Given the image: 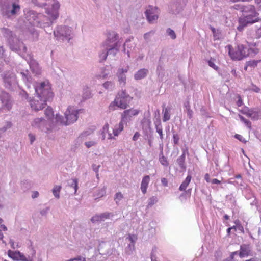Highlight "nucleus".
Returning a JSON list of instances; mask_svg holds the SVG:
<instances>
[{"instance_id":"1","label":"nucleus","mask_w":261,"mask_h":261,"mask_svg":"<svg viewBox=\"0 0 261 261\" xmlns=\"http://www.w3.org/2000/svg\"><path fill=\"white\" fill-rule=\"evenodd\" d=\"M1 31L3 37L6 39L11 50L18 53L20 47L22 45V42L17 38L16 35L13 31L7 28H1Z\"/></svg>"},{"instance_id":"2","label":"nucleus","mask_w":261,"mask_h":261,"mask_svg":"<svg viewBox=\"0 0 261 261\" xmlns=\"http://www.w3.org/2000/svg\"><path fill=\"white\" fill-rule=\"evenodd\" d=\"M3 86L10 91H15L19 88L15 73L12 70H6L1 74Z\"/></svg>"},{"instance_id":"3","label":"nucleus","mask_w":261,"mask_h":261,"mask_svg":"<svg viewBox=\"0 0 261 261\" xmlns=\"http://www.w3.org/2000/svg\"><path fill=\"white\" fill-rule=\"evenodd\" d=\"M0 6L1 14L7 18L16 16L20 11V6L16 1H7L5 4L0 3Z\"/></svg>"},{"instance_id":"4","label":"nucleus","mask_w":261,"mask_h":261,"mask_svg":"<svg viewBox=\"0 0 261 261\" xmlns=\"http://www.w3.org/2000/svg\"><path fill=\"white\" fill-rule=\"evenodd\" d=\"M79 111V110L69 107L64 113L65 117L56 115V121L62 125H69L77 120Z\"/></svg>"},{"instance_id":"5","label":"nucleus","mask_w":261,"mask_h":261,"mask_svg":"<svg viewBox=\"0 0 261 261\" xmlns=\"http://www.w3.org/2000/svg\"><path fill=\"white\" fill-rule=\"evenodd\" d=\"M33 89L35 90L37 98L41 99L45 103L47 101L53 99V93L50 90V87L44 82L40 83L38 86H35Z\"/></svg>"},{"instance_id":"6","label":"nucleus","mask_w":261,"mask_h":261,"mask_svg":"<svg viewBox=\"0 0 261 261\" xmlns=\"http://www.w3.org/2000/svg\"><path fill=\"white\" fill-rule=\"evenodd\" d=\"M240 10L243 15V18H241L249 24H253L260 20L258 17L259 14L256 11L253 5L242 6Z\"/></svg>"},{"instance_id":"7","label":"nucleus","mask_w":261,"mask_h":261,"mask_svg":"<svg viewBox=\"0 0 261 261\" xmlns=\"http://www.w3.org/2000/svg\"><path fill=\"white\" fill-rule=\"evenodd\" d=\"M54 34L57 40L62 41H69L74 36L72 28L66 25L58 27L57 29L54 31Z\"/></svg>"},{"instance_id":"8","label":"nucleus","mask_w":261,"mask_h":261,"mask_svg":"<svg viewBox=\"0 0 261 261\" xmlns=\"http://www.w3.org/2000/svg\"><path fill=\"white\" fill-rule=\"evenodd\" d=\"M132 99L133 97L127 94L124 90L118 93L114 103L118 107L125 109L129 107Z\"/></svg>"},{"instance_id":"9","label":"nucleus","mask_w":261,"mask_h":261,"mask_svg":"<svg viewBox=\"0 0 261 261\" xmlns=\"http://www.w3.org/2000/svg\"><path fill=\"white\" fill-rule=\"evenodd\" d=\"M111 35L112 38H110V36H109L103 45L106 46V50H107L109 55H112L113 56H115L118 51V43H114L113 44H111V43L118 39L119 36L115 33H113Z\"/></svg>"},{"instance_id":"10","label":"nucleus","mask_w":261,"mask_h":261,"mask_svg":"<svg viewBox=\"0 0 261 261\" xmlns=\"http://www.w3.org/2000/svg\"><path fill=\"white\" fill-rule=\"evenodd\" d=\"M39 22L41 24H37V27L44 29V31L48 34H51L52 31L51 24L53 19L51 16H46L43 14L40 15Z\"/></svg>"},{"instance_id":"11","label":"nucleus","mask_w":261,"mask_h":261,"mask_svg":"<svg viewBox=\"0 0 261 261\" xmlns=\"http://www.w3.org/2000/svg\"><path fill=\"white\" fill-rule=\"evenodd\" d=\"M24 13L25 18L30 24L35 26L38 24H41L39 23V20L40 17V15H42V14L37 13L35 11L29 9L24 10Z\"/></svg>"},{"instance_id":"12","label":"nucleus","mask_w":261,"mask_h":261,"mask_svg":"<svg viewBox=\"0 0 261 261\" xmlns=\"http://www.w3.org/2000/svg\"><path fill=\"white\" fill-rule=\"evenodd\" d=\"M0 101L4 109L10 110L12 106V100L10 94L5 90L0 92Z\"/></svg>"},{"instance_id":"13","label":"nucleus","mask_w":261,"mask_h":261,"mask_svg":"<svg viewBox=\"0 0 261 261\" xmlns=\"http://www.w3.org/2000/svg\"><path fill=\"white\" fill-rule=\"evenodd\" d=\"M32 126L42 132H46L48 130L47 122L42 117L35 119L32 123Z\"/></svg>"},{"instance_id":"14","label":"nucleus","mask_w":261,"mask_h":261,"mask_svg":"<svg viewBox=\"0 0 261 261\" xmlns=\"http://www.w3.org/2000/svg\"><path fill=\"white\" fill-rule=\"evenodd\" d=\"M31 107L35 111L42 110L44 108L46 103L41 99L37 98V96L30 101Z\"/></svg>"},{"instance_id":"15","label":"nucleus","mask_w":261,"mask_h":261,"mask_svg":"<svg viewBox=\"0 0 261 261\" xmlns=\"http://www.w3.org/2000/svg\"><path fill=\"white\" fill-rule=\"evenodd\" d=\"M28 56L29 58L26 59V60L30 65L31 71L36 75L40 74L41 71L38 63L30 55H28Z\"/></svg>"},{"instance_id":"16","label":"nucleus","mask_w":261,"mask_h":261,"mask_svg":"<svg viewBox=\"0 0 261 261\" xmlns=\"http://www.w3.org/2000/svg\"><path fill=\"white\" fill-rule=\"evenodd\" d=\"M47 4H49L47 6H51V13H50V16H51L53 20H56L59 16V14L58 11L60 8V4L57 0L51 1L50 2L47 3Z\"/></svg>"},{"instance_id":"17","label":"nucleus","mask_w":261,"mask_h":261,"mask_svg":"<svg viewBox=\"0 0 261 261\" xmlns=\"http://www.w3.org/2000/svg\"><path fill=\"white\" fill-rule=\"evenodd\" d=\"M139 111L135 109H130L125 110L121 115L122 121H128L131 120V118L133 116L137 115Z\"/></svg>"},{"instance_id":"18","label":"nucleus","mask_w":261,"mask_h":261,"mask_svg":"<svg viewBox=\"0 0 261 261\" xmlns=\"http://www.w3.org/2000/svg\"><path fill=\"white\" fill-rule=\"evenodd\" d=\"M181 10L182 6L179 1L173 2L169 6V11L172 14H178Z\"/></svg>"},{"instance_id":"19","label":"nucleus","mask_w":261,"mask_h":261,"mask_svg":"<svg viewBox=\"0 0 261 261\" xmlns=\"http://www.w3.org/2000/svg\"><path fill=\"white\" fill-rule=\"evenodd\" d=\"M149 73L148 69L145 68H142L139 70L135 74L134 79L136 80H140L147 76Z\"/></svg>"},{"instance_id":"20","label":"nucleus","mask_w":261,"mask_h":261,"mask_svg":"<svg viewBox=\"0 0 261 261\" xmlns=\"http://www.w3.org/2000/svg\"><path fill=\"white\" fill-rule=\"evenodd\" d=\"M229 47H230V46ZM229 54L233 60H241L243 59L242 53L238 49V46L237 50L235 51H232L229 48Z\"/></svg>"},{"instance_id":"21","label":"nucleus","mask_w":261,"mask_h":261,"mask_svg":"<svg viewBox=\"0 0 261 261\" xmlns=\"http://www.w3.org/2000/svg\"><path fill=\"white\" fill-rule=\"evenodd\" d=\"M134 44L132 42L131 39H128L123 45V51L126 53L128 57H129L130 51L134 49Z\"/></svg>"},{"instance_id":"22","label":"nucleus","mask_w":261,"mask_h":261,"mask_svg":"<svg viewBox=\"0 0 261 261\" xmlns=\"http://www.w3.org/2000/svg\"><path fill=\"white\" fill-rule=\"evenodd\" d=\"M243 114L254 120L258 119L261 115L260 112L253 109H248L247 112H243Z\"/></svg>"},{"instance_id":"23","label":"nucleus","mask_w":261,"mask_h":261,"mask_svg":"<svg viewBox=\"0 0 261 261\" xmlns=\"http://www.w3.org/2000/svg\"><path fill=\"white\" fill-rule=\"evenodd\" d=\"M185 151H184L182 155L179 156L176 160V163L180 167L181 170L183 171L186 170V165L185 164Z\"/></svg>"},{"instance_id":"24","label":"nucleus","mask_w":261,"mask_h":261,"mask_svg":"<svg viewBox=\"0 0 261 261\" xmlns=\"http://www.w3.org/2000/svg\"><path fill=\"white\" fill-rule=\"evenodd\" d=\"M150 180V177L149 175L145 176L141 182V189L143 194H145L148 187L149 181Z\"/></svg>"},{"instance_id":"25","label":"nucleus","mask_w":261,"mask_h":261,"mask_svg":"<svg viewBox=\"0 0 261 261\" xmlns=\"http://www.w3.org/2000/svg\"><path fill=\"white\" fill-rule=\"evenodd\" d=\"M250 250L249 247L246 245H243L241 246L240 251L239 255L241 258H243L245 256H248L249 254Z\"/></svg>"},{"instance_id":"26","label":"nucleus","mask_w":261,"mask_h":261,"mask_svg":"<svg viewBox=\"0 0 261 261\" xmlns=\"http://www.w3.org/2000/svg\"><path fill=\"white\" fill-rule=\"evenodd\" d=\"M238 49L242 53L243 57L245 58L250 54V48L243 45H239Z\"/></svg>"},{"instance_id":"27","label":"nucleus","mask_w":261,"mask_h":261,"mask_svg":"<svg viewBox=\"0 0 261 261\" xmlns=\"http://www.w3.org/2000/svg\"><path fill=\"white\" fill-rule=\"evenodd\" d=\"M192 177L190 175H188L185 180L182 182L181 185L179 187V190L180 191H184L187 188V186L189 185V183L191 181Z\"/></svg>"},{"instance_id":"28","label":"nucleus","mask_w":261,"mask_h":261,"mask_svg":"<svg viewBox=\"0 0 261 261\" xmlns=\"http://www.w3.org/2000/svg\"><path fill=\"white\" fill-rule=\"evenodd\" d=\"M170 111L171 108L169 107L166 108L165 110H163L164 116L163 118V121L164 122H166L170 119Z\"/></svg>"},{"instance_id":"29","label":"nucleus","mask_w":261,"mask_h":261,"mask_svg":"<svg viewBox=\"0 0 261 261\" xmlns=\"http://www.w3.org/2000/svg\"><path fill=\"white\" fill-rule=\"evenodd\" d=\"M8 255L13 260H18V256L20 255V252L18 251H13L9 250L8 251Z\"/></svg>"},{"instance_id":"30","label":"nucleus","mask_w":261,"mask_h":261,"mask_svg":"<svg viewBox=\"0 0 261 261\" xmlns=\"http://www.w3.org/2000/svg\"><path fill=\"white\" fill-rule=\"evenodd\" d=\"M120 74L118 75V79L120 83H123V84H125V81H126V76L123 74L124 72H126L127 70H124L123 69H120L119 70Z\"/></svg>"},{"instance_id":"31","label":"nucleus","mask_w":261,"mask_h":261,"mask_svg":"<svg viewBox=\"0 0 261 261\" xmlns=\"http://www.w3.org/2000/svg\"><path fill=\"white\" fill-rule=\"evenodd\" d=\"M158 8L156 7H153L151 6H149L148 9L145 12V16L151 15L152 14H155L156 11Z\"/></svg>"},{"instance_id":"32","label":"nucleus","mask_w":261,"mask_h":261,"mask_svg":"<svg viewBox=\"0 0 261 261\" xmlns=\"http://www.w3.org/2000/svg\"><path fill=\"white\" fill-rule=\"evenodd\" d=\"M61 189V186H55L52 190V192L54 196L59 199L60 198V192Z\"/></svg>"},{"instance_id":"33","label":"nucleus","mask_w":261,"mask_h":261,"mask_svg":"<svg viewBox=\"0 0 261 261\" xmlns=\"http://www.w3.org/2000/svg\"><path fill=\"white\" fill-rule=\"evenodd\" d=\"M160 156V162L161 163V164L165 167H167L169 165V163L167 160L166 158L163 155L162 150L161 151Z\"/></svg>"},{"instance_id":"34","label":"nucleus","mask_w":261,"mask_h":261,"mask_svg":"<svg viewBox=\"0 0 261 261\" xmlns=\"http://www.w3.org/2000/svg\"><path fill=\"white\" fill-rule=\"evenodd\" d=\"M248 24L249 23L248 22H246L245 21H244L243 19L240 18L239 25L237 27V29L239 31H242L243 30L244 28L247 26Z\"/></svg>"},{"instance_id":"35","label":"nucleus","mask_w":261,"mask_h":261,"mask_svg":"<svg viewBox=\"0 0 261 261\" xmlns=\"http://www.w3.org/2000/svg\"><path fill=\"white\" fill-rule=\"evenodd\" d=\"M155 33V31L153 30H151L148 32H147L144 35V38L146 41L147 42H148L150 40V37L153 36Z\"/></svg>"},{"instance_id":"36","label":"nucleus","mask_w":261,"mask_h":261,"mask_svg":"<svg viewBox=\"0 0 261 261\" xmlns=\"http://www.w3.org/2000/svg\"><path fill=\"white\" fill-rule=\"evenodd\" d=\"M45 115L48 119H51L54 116L53 109L51 108H47L45 110Z\"/></svg>"},{"instance_id":"37","label":"nucleus","mask_w":261,"mask_h":261,"mask_svg":"<svg viewBox=\"0 0 261 261\" xmlns=\"http://www.w3.org/2000/svg\"><path fill=\"white\" fill-rule=\"evenodd\" d=\"M32 2L33 4H34L35 5L38 6L39 7H44L49 4H47L46 2H39L38 0H32Z\"/></svg>"},{"instance_id":"38","label":"nucleus","mask_w":261,"mask_h":261,"mask_svg":"<svg viewBox=\"0 0 261 261\" xmlns=\"http://www.w3.org/2000/svg\"><path fill=\"white\" fill-rule=\"evenodd\" d=\"M91 93L88 88H85L83 90V93L82 95V97L84 99H88L90 97Z\"/></svg>"},{"instance_id":"39","label":"nucleus","mask_w":261,"mask_h":261,"mask_svg":"<svg viewBox=\"0 0 261 261\" xmlns=\"http://www.w3.org/2000/svg\"><path fill=\"white\" fill-rule=\"evenodd\" d=\"M166 33L168 34V35L170 36V37L172 39H176V34H175V32L174 31V30H173L171 28H168L166 30Z\"/></svg>"},{"instance_id":"40","label":"nucleus","mask_w":261,"mask_h":261,"mask_svg":"<svg viewBox=\"0 0 261 261\" xmlns=\"http://www.w3.org/2000/svg\"><path fill=\"white\" fill-rule=\"evenodd\" d=\"M134 243L129 244L128 245V247L126 248V253L128 255H130L131 254H132L133 251L134 250Z\"/></svg>"},{"instance_id":"41","label":"nucleus","mask_w":261,"mask_h":261,"mask_svg":"<svg viewBox=\"0 0 261 261\" xmlns=\"http://www.w3.org/2000/svg\"><path fill=\"white\" fill-rule=\"evenodd\" d=\"M158 201L156 197L152 196L149 199L147 207H151Z\"/></svg>"},{"instance_id":"42","label":"nucleus","mask_w":261,"mask_h":261,"mask_svg":"<svg viewBox=\"0 0 261 261\" xmlns=\"http://www.w3.org/2000/svg\"><path fill=\"white\" fill-rule=\"evenodd\" d=\"M146 17L150 23H153V22L158 18V16L156 14H152L151 15H149Z\"/></svg>"},{"instance_id":"43","label":"nucleus","mask_w":261,"mask_h":261,"mask_svg":"<svg viewBox=\"0 0 261 261\" xmlns=\"http://www.w3.org/2000/svg\"><path fill=\"white\" fill-rule=\"evenodd\" d=\"M12 126V124L11 122H7L5 124V125L1 128V131L3 132L4 133H5L6 131L9 129Z\"/></svg>"},{"instance_id":"44","label":"nucleus","mask_w":261,"mask_h":261,"mask_svg":"<svg viewBox=\"0 0 261 261\" xmlns=\"http://www.w3.org/2000/svg\"><path fill=\"white\" fill-rule=\"evenodd\" d=\"M108 53L107 50H106V48H105V50L103 51L99 55L100 58V62L105 61L107 59V57L108 55Z\"/></svg>"},{"instance_id":"45","label":"nucleus","mask_w":261,"mask_h":261,"mask_svg":"<svg viewBox=\"0 0 261 261\" xmlns=\"http://www.w3.org/2000/svg\"><path fill=\"white\" fill-rule=\"evenodd\" d=\"M173 132V142L175 144H178L179 140V135L175 133V130H172Z\"/></svg>"},{"instance_id":"46","label":"nucleus","mask_w":261,"mask_h":261,"mask_svg":"<svg viewBox=\"0 0 261 261\" xmlns=\"http://www.w3.org/2000/svg\"><path fill=\"white\" fill-rule=\"evenodd\" d=\"M123 196L121 192L116 193L115 196V200L117 204L122 198Z\"/></svg>"},{"instance_id":"47","label":"nucleus","mask_w":261,"mask_h":261,"mask_svg":"<svg viewBox=\"0 0 261 261\" xmlns=\"http://www.w3.org/2000/svg\"><path fill=\"white\" fill-rule=\"evenodd\" d=\"M18 260H20V261H33L32 258H31L30 257L27 258L23 255V254H22L21 252H20V255L18 256Z\"/></svg>"},{"instance_id":"48","label":"nucleus","mask_w":261,"mask_h":261,"mask_svg":"<svg viewBox=\"0 0 261 261\" xmlns=\"http://www.w3.org/2000/svg\"><path fill=\"white\" fill-rule=\"evenodd\" d=\"M239 117L240 118V120L242 121H243L249 128H251V122L249 120L246 119L244 117H243L241 115H240Z\"/></svg>"},{"instance_id":"49","label":"nucleus","mask_w":261,"mask_h":261,"mask_svg":"<svg viewBox=\"0 0 261 261\" xmlns=\"http://www.w3.org/2000/svg\"><path fill=\"white\" fill-rule=\"evenodd\" d=\"M111 215H112L110 213H104L99 215L101 221H104L105 219L109 218Z\"/></svg>"},{"instance_id":"50","label":"nucleus","mask_w":261,"mask_h":261,"mask_svg":"<svg viewBox=\"0 0 261 261\" xmlns=\"http://www.w3.org/2000/svg\"><path fill=\"white\" fill-rule=\"evenodd\" d=\"M258 63V60H252L247 62V65L251 67H255L257 66V63Z\"/></svg>"},{"instance_id":"51","label":"nucleus","mask_w":261,"mask_h":261,"mask_svg":"<svg viewBox=\"0 0 261 261\" xmlns=\"http://www.w3.org/2000/svg\"><path fill=\"white\" fill-rule=\"evenodd\" d=\"M163 71H164V69H163V67L160 65H158L157 67L156 72H157V74H158L159 76H162L163 75V74H164Z\"/></svg>"},{"instance_id":"52","label":"nucleus","mask_w":261,"mask_h":261,"mask_svg":"<svg viewBox=\"0 0 261 261\" xmlns=\"http://www.w3.org/2000/svg\"><path fill=\"white\" fill-rule=\"evenodd\" d=\"M156 132L159 134L160 139L162 140L163 139L162 126L155 127Z\"/></svg>"},{"instance_id":"53","label":"nucleus","mask_w":261,"mask_h":261,"mask_svg":"<svg viewBox=\"0 0 261 261\" xmlns=\"http://www.w3.org/2000/svg\"><path fill=\"white\" fill-rule=\"evenodd\" d=\"M22 79L25 82H30L31 77L23 72H21Z\"/></svg>"},{"instance_id":"54","label":"nucleus","mask_w":261,"mask_h":261,"mask_svg":"<svg viewBox=\"0 0 261 261\" xmlns=\"http://www.w3.org/2000/svg\"><path fill=\"white\" fill-rule=\"evenodd\" d=\"M154 124L155 125V127L162 126L161 118L157 117L156 119H154Z\"/></svg>"},{"instance_id":"55","label":"nucleus","mask_w":261,"mask_h":261,"mask_svg":"<svg viewBox=\"0 0 261 261\" xmlns=\"http://www.w3.org/2000/svg\"><path fill=\"white\" fill-rule=\"evenodd\" d=\"M71 186L74 188L75 192H76L77 189V181L76 179L72 180Z\"/></svg>"},{"instance_id":"56","label":"nucleus","mask_w":261,"mask_h":261,"mask_svg":"<svg viewBox=\"0 0 261 261\" xmlns=\"http://www.w3.org/2000/svg\"><path fill=\"white\" fill-rule=\"evenodd\" d=\"M91 222H92L93 223H95L96 222H97V221H101L100 220V217L99 215H96L94 216H93L91 219Z\"/></svg>"},{"instance_id":"57","label":"nucleus","mask_w":261,"mask_h":261,"mask_svg":"<svg viewBox=\"0 0 261 261\" xmlns=\"http://www.w3.org/2000/svg\"><path fill=\"white\" fill-rule=\"evenodd\" d=\"M19 95H20L22 98H24L25 99L28 98V93L24 91L23 90H21L19 93Z\"/></svg>"},{"instance_id":"58","label":"nucleus","mask_w":261,"mask_h":261,"mask_svg":"<svg viewBox=\"0 0 261 261\" xmlns=\"http://www.w3.org/2000/svg\"><path fill=\"white\" fill-rule=\"evenodd\" d=\"M28 137H29V138L30 139V141L31 144H32L33 143L35 140V135H34L30 133L28 135Z\"/></svg>"},{"instance_id":"59","label":"nucleus","mask_w":261,"mask_h":261,"mask_svg":"<svg viewBox=\"0 0 261 261\" xmlns=\"http://www.w3.org/2000/svg\"><path fill=\"white\" fill-rule=\"evenodd\" d=\"M208 64L210 67H212L214 69H217L218 68L212 60L208 61Z\"/></svg>"},{"instance_id":"60","label":"nucleus","mask_w":261,"mask_h":261,"mask_svg":"<svg viewBox=\"0 0 261 261\" xmlns=\"http://www.w3.org/2000/svg\"><path fill=\"white\" fill-rule=\"evenodd\" d=\"M85 145L87 148H90L95 144V142L94 141H89L85 143Z\"/></svg>"},{"instance_id":"61","label":"nucleus","mask_w":261,"mask_h":261,"mask_svg":"<svg viewBox=\"0 0 261 261\" xmlns=\"http://www.w3.org/2000/svg\"><path fill=\"white\" fill-rule=\"evenodd\" d=\"M234 137H235V138L236 139H238L239 140H240V141H241L242 142H246V141L243 138V137L241 135H240L236 134Z\"/></svg>"},{"instance_id":"62","label":"nucleus","mask_w":261,"mask_h":261,"mask_svg":"<svg viewBox=\"0 0 261 261\" xmlns=\"http://www.w3.org/2000/svg\"><path fill=\"white\" fill-rule=\"evenodd\" d=\"M48 210H49V208L48 207H47L45 209H43L42 210L40 211V214L42 215V216H45L48 211Z\"/></svg>"},{"instance_id":"63","label":"nucleus","mask_w":261,"mask_h":261,"mask_svg":"<svg viewBox=\"0 0 261 261\" xmlns=\"http://www.w3.org/2000/svg\"><path fill=\"white\" fill-rule=\"evenodd\" d=\"M100 165H96L95 164H93L92 165V168H93V171L95 172V173H98V170H99V168H100Z\"/></svg>"},{"instance_id":"64","label":"nucleus","mask_w":261,"mask_h":261,"mask_svg":"<svg viewBox=\"0 0 261 261\" xmlns=\"http://www.w3.org/2000/svg\"><path fill=\"white\" fill-rule=\"evenodd\" d=\"M187 116L189 118V119H191L193 117V111L191 109H188L187 111Z\"/></svg>"}]
</instances>
